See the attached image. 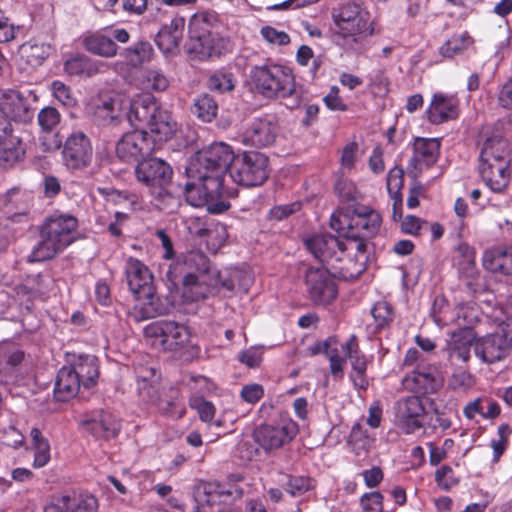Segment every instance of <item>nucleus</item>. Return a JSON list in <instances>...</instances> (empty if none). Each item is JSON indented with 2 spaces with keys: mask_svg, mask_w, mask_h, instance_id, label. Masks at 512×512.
<instances>
[{
  "mask_svg": "<svg viewBox=\"0 0 512 512\" xmlns=\"http://www.w3.org/2000/svg\"><path fill=\"white\" fill-rule=\"evenodd\" d=\"M483 267L492 273L512 276V245L507 247H492L484 251Z\"/></svg>",
  "mask_w": 512,
  "mask_h": 512,
  "instance_id": "473e14b6",
  "label": "nucleus"
},
{
  "mask_svg": "<svg viewBox=\"0 0 512 512\" xmlns=\"http://www.w3.org/2000/svg\"><path fill=\"white\" fill-rule=\"evenodd\" d=\"M305 284L310 298L317 304H329L337 296V289L327 268H309Z\"/></svg>",
  "mask_w": 512,
  "mask_h": 512,
  "instance_id": "412c9836",
  "label": "nucleus"
},
{
  "mask_svg": "<svg viewBox=\"0 0 512 512\" xmlns=\"http://www.w3.org/2000/svg\"><path fill=\"white\" fill-rule=\"evenodd\" d=\"M52 51L49 44L30 41L23 45L22 52L31 65H40Z\"/></svg>",
  "mask_w": 512,
  "mask_h": 512,
  "instance_id": "de8ad7c7",
  "label": "nucleus"
},
{
  "mask_svg": "<svg viewBox=\"0 0 512 512\" xmlns=\"http://www.w3.org/2000/svg\"><path fill=\"white\" fill-rule=\"evenodd\" d=\"M42 185L43 193L47 198H54L61 191L60 181L57 177L53 175H44Z\"/></svg>",
  "mask_w": 512,
  "mask_h": 512,
  "instance_id": "0e129e2a",
  "label": "nucleus"
},
{
  "mask_svg": "<svg viewBox=\"0 0 512 512\" xmlns=\"http://www.w3.org/2000/svg\"><path fill=\"white\" fill-rule=\"evenodd\" d=\"M405 383L416 393H434L440 386L436 375V368L431 365H417L416 368L406 377Z\"/></svg>",
  "mask_w": 512,
  "mask_h": 512,
  "instance_id": "7c9ffc66",
  "label": "nucleus"
},
{
  "mask_svg": "<svg viewBox=\"0 0 512 512\" xmlns=\"http://www.w3.org/2000/svg\"><path fill=\"white\" fill-rule=\"evenodd\" d=\"M233 161L232 148L223 142L213 143L198 151L186 168L189 179L215 180L224 186V177Z\"/></svg>",
  "mask_w": 512,
  "mask_h": 512,
  "instance_id": "6e6552de",
  "label": "nucleus"
},
{
  "mask_svg": "<svg viewBox=\"0 0 512 512\" xmlns=\"http://www.w3.org/2000/svg\"><path fill=\"white\" fill-rule=\"evenodd\" d=\"M172 175L170 165L160 158L143 159L135 167L137 181L156 197L163 196L165 186L170 183Z\"/></svg>",
  "mask_w": 512,
  "mask_h": 512,
  "instance_id": "f8f14e48",
  "label": "nucleus"
},
{
  "mask_svg": "<svg viewBox=\"0 0 512 512\" xmlns=\"http://www.w3.org/2000/svg\"><path fill=\"white\" fill-rule=\"evenodd\" d=\"M262 37L271 44L280 46L287 45L290 42L289 35L284 31H278L271 26H265L261 29Z\"/></svg>",
  "mask_w": 512,
  "mask_h": 512,
  "instance_id": "bf43d9fd",
  "label": "nucleus"
},
{
  "mask_svg": "<svg viewBox=\"0 0 512 512\" xmlns=\"http://www.w3.org/2000/svg\"><path fill=\"white\" fill-rule=\"evenodd\" d=\"M119 55L129 66L137 68L150 61L153 56V48L149 42L139 41L128 48L119 50Z\"/></svg>",
  "mask_w": 512,
  "mask_h": 512,
  "instance_id": "a19ab883",
  "label": "nucleus"
},
{
  "mask_svg": "<svg viewBox=\"0 0 512 512\" xmlns=\"http://www.w3.org/2000/svg\"><path fill=\"white\" fill-rule=\"evenodd\" d=\"M509 332L494 333L479 338L474 344V353L483 363L493 364L501 361L509 354L511 340Z\"/></svg>",
  "mask_w": 512,
  "mask_h": 512,
  "instance_id": "5701e85b",
  "label": "nucleus"
},
{
  "mask_svg": "<svg viewBox=\"0 0 512 512\" xmlns=\"http://www.w3.org/2000/svg\"><path fill=\"white\" fill-rule=\"evenodd\" d=\"M332 18L335 25L332 29L333 42L346 51L362 52L363 40L372 34V29L360 6L344 4L333 11Z\"/></svg>",
  "mask_w": 512,
  "mask_h": 512,
  "instance_id": "423d86ee",
  "label": "nucleus"
},
{
  "mask_svg": "<svg viewBox=\"0 0 512 512\" xmlns=\"http://www.w3.org/2000/svg\"><path fill=\"white\" fill-rule=\"evenodd\" d=\"M125 275L130 291L140 301L131 313L135 320L143 321L162 314L164 308L155 294L149 268L140 260L129 257L125 262Z\"/></svg>",
  "mask_w": 512,
  "mask_h": 512,
  "instance_id": "39448f33",
  "label": "nucleus"
},
{
  "mask_svg": "<svg viewBox=\"0 0 512 512\" xmlns=\"http://www.w3.org/2000/svg\"><path fill=\"white\" fill-rule=\"evenodd\" d=\"M232 180L242 186L262 185L269 177V159L260 152L249 151L235 156L229 166Z\"/></svg>",
  "mask_w": 512,
  "mask_h": 512,
  "instance_id": "1a4fd4ad",
  "label": "nucleus"
},
{
  "mask_svg": "<svg viewBox=\"0 0 512 512\" xmlns=\"http://www.w3.org/2000/svg\"><path fill=\"white\" fill-rule=\"evenodd\" d=\"M475 342V336L470 329H462L454 332L448 343L449 357L451 359L467 362L470 359L471 347H474Z\"/></svg>",
  "mask_w": 512,
  "mask_h": 512,
  "instance_id": "4c0bfd02",
  "label": "nucleus"
},
{
  "mask_svg": "<svg viewBox=\"0 0 512 512\" xmlns=\"http://www.w3.org/2000/svg\"><path fill=\"white\" fill-rule=\"evenodd\" d=\"M375 326L377 329H383L389 326L394 319V311L392 306L386 301L377 302L372 310Z\"/></svg>",
  "mask_w": 512,
  "mask_h": 512,
  "instance_id": "8fccbe9b",
  "label": "nucleus"
},
{
  "mask_svg": "<svg viewBox=\"0 0 512 512\" xmlns=\"http://www.w3.org/2000/svg\"><path fill=\"white\" fill-rule=\"evenodd\" d=\"M298 425L288 417L260 424L253 433L254 441L267 453L289 444L298 434Z\"/></svg>",
  "mask_w": 512,
  "mask_h": 512,
  "instance_id": "9b49d317",
  "label": "nucleus"
},
{
  "mask_svg": "<svg viewBox=\"0 0 512 512\" xmlns=\"http://www.w3.org/2000/svg\"><path fill=\"white\" fill-rule=\"evenodd\" d=\"M279 133L276 114L266 113L249 120L240 135L242 144L255 148L271 146Z\"/></svg>",
  "mask_w": 512,
  "mask_h": 512,
  "instance_id": "2eb2a0df",
  "label": "nucleus"
},
{
  "mask_svg": "<svg viewBox=\"0 0 512 512\" xmlns=\"http://www.w3.org/2000/svg\"><path fill=\"white\" fill-rule=\"evenodd\" d=\"M188 28L186 52L192 59L206 61L231 52L232 42L226 35L227 27L217 13H196L190 19Z\"/></svg>",
  "mask_w": 512,
  "mask_h": 512,
  "instance_id": "f03ea898",
  "label": "nucleus"
},
{
  "mask_svg": "<svg viewBox=\"0 0 512 512\" xmlns=\"http://www.w3.org/2000/svg\"><path fill=\"white\" fill-rule=\"evenodd\" d=\"M78 219L68 213L54 212L37 226L39 238L27 256L30 264L49 261L76 240Z\"/></svg>",
  "mask_w": 512,
  "mask_h": 512,
  "instance_id": "7ed1b4c3",
  "label": "nucleus"
},
{
  "mask_svg": "<svg viewBox=\"0 0 512 512\" xmlns=\"http://www.w3.org/2000/svg\"><path fill=\"white\" fill-rule=\"evenodd\" d=\"M154 143L144 129L125 133L116 143V155L124 162H137L145 159L154 150Z\"/></svg>",
  "mask_w": 512,
  "mask_h": 512,
  "instance_id": "a211bd4d",
  "label": "nucleus"
},
{
  "mask_svg": "<svg viewBox=\"0 0 512 512\" xmlns=\"http://www.w3.org/2000/svg\"><path fill=\"white\" fill-rule=\"evenodd\" d=\"M25 154V144L14 135L11 122L0 114V168L15 166L24 159Z\"/></svg>",
  "mask_w": 512,
  "mask_h": 512,
  "instance_id": "aec40b11",
  "label": "nucleus"
},
{
  "mask_svg": "<svg viewBox=\"0 0 512 512\" xmlns=\"http://www.w3.org/2000/svg\"><path fill=\"white\" fill-rule=\"evenodd\" d=\"M145 333L153 338L152 345L168 351L184 347L190 340V332L183 324L174 321H156L146 327Z\"/></svg>",
  "mask_w": 512,
  "mask_h": 512,
  "instance_id": "4468645a",
  "label": "nucleus"
},
{
  "mask_svg": "<svg viewBox=\"0 0 512 512\" xmlns=\"http://www.w3.org/2000/svg\"><path fill=\"white\" fill-rule=\"evenodd\" d=\"M512 433V429L508 424H501L498 427V439L491 440L493 449V462L497 463L503 455L508 445V436Z\"/></svg>",
  "mask_w": 512,
  "mask_h": 512,
  "instance_id": "603ef678",
  "label": "nucleus"
},
{
  "mask_svg": "<svg viewBox=\"0 0 512 512\" xmlns=\"http://www.w3.org/2000/svg\"><path fill=\"white\" fill-rule=\"evenodd\" d=\"M129 40L130 34L126 29L106 28L85 34L82 38V45L93 55L112 58L119 54L118 43L125 44Z\"/></svg>",
  "mask_w": 512,
  "mask_h": 512,
  "instance_id": "ddd939ff",
  "label": "nucleus"
},
{
  "mask_svg": "<svg viewBox=\"0 0 512 512\" xmlns=\"http://www.w3.org/2000/svg\"><path fill=\"white\" fill-rule=\"evenodd\" d=\"M480 146L479 173L494 192H502L510 181V148L499 128L485 132Z\"/></svg>",
  "mask_w": 512,
  "mask_h": 512,
  "instance_id": "20e7f679",
  "label": "nucleus"
},
{
  "mask_svg": "<svg viewBox=\"0 0 512 512\" xmlns=\"http://www.w3.org/2000/svg\"><path fill=\"white\" fill-rule=\"evenodd\" d=\"M0 113L10 122L20 124L31 123L34 111L28 99L19 91L6 89L0 91Z\"/></svg>",
  "mask_w": 512,
  "mask_h": 512,
  "instance_id": "4be33fe9",
  "label": "nucleus"
},
{
  "mask_svg": "<svg viewBox=\"0 0 512 512\" xmlns=\"http://www.w3.org/2000/svg\"><path fill=\"white\" fill-rule=\"evenodd\" d=\"M243 476L240 474H231L224 482H208L203 485V493L206 495V502H223L230 503L243 496V488L239 482L243 481Z\"/></svg>",
  "mask_w": 512,
  "mask_h": 512,
  "instance_id": "a878e982",
  "label": "nucleus"
},
{
  "mask_svg": "<svg viewBox=\"0 0 512 512\" xmlns=\"http://www.w3.org/2000/svg\"><path fill=\"white\" fill-rule=\"evenodd\" d=\"M61 121L59 111L52 106L42 108L37 115V122L43 132H52Z\"/></svg>",
  "mask_w": 512,
  "mask_h": 512,
  "instance_id": "3c124183",
  "label": "nucleus"
},
{
  "mask_svg": "<svg viewBox=\"0 0 512 512\" xmlns=\"http://www.w3.org/2000/svg\"><path fill=\"white\" fill-rule=\"evenodd\" d=\"M235 77L233 73L227 71H216L207 80V87L211 91L225 93L235 88Z\"/></svg>",
  "mask_w": 512,
  "mask_h": 512,
  "instance_id": "09e8293b",
  "label": "nucleus"
},
{
  "mask_svg": "<svg viewBox=\"0 0 512 512\" xmlns=\"http://www.w3.org/2000/svg\"><path fill=\"white\" fill-rule=\"evenodd\" d=\"M158 105L155 99L147 94L134 98L127 112V120L137 129H144L153 119L154 113L157 111Z\"/></svg>",
  "mask_w": 512,
  "mask_h": 512,
  "instance_id": "2f4dec72",
  "label": "nucleus"
},
{
  "mask_svg": "<svg viewBox=\"0 0 512 512\" xmlns=\"http://www.w3.org/2000/svg\"><path fill=\"white\" fill-rule=\"evenodd\" d=\"M307 250L315 259L331 269H343L338 264L343 260L347 246L331 234H316L305 240Z\"/></svg>",
  "mask_w": 512,
  "mask_h": 512,
  "instance_id": "dca6fc26",
  "label": "nucleus"
},
{
  "mask_svg": "<svg viewBox=\"0 0 512 512\" xmlns=\"http://www.w3.org/2000/svg\"><path fill=\"white\" fill-rule=\"evenodd\" d=\"M424 414V407L419 397L410 396L404 399L398 408V425L406 434H412L422 427L419 418Z\"/></svg>",
  "mask_w": 512,
  "mask_h": 512,
  "instance_id": "c85d7f7f",
  "label": "nucleus"
},
{
  "mask_svg": "<svg viewBox=\"0 0 512 512\" xmlns=\"http://www.w3.org/2000/svg\"><path fill=\"white\" fill-rule=\"evenodd\" d=\"M427 114L429 121L436 125L456 119L459 114L458 100L454 96L436 93L432 98Z\"/></svg>",
  "mask_w": 512,
  "mask_h": 512,
  "instance_id": "c756f323",
  "label": "nucleus"
},
{
  "mask_svg": "<svg viewBox=\"0 0 512 512\" xmlns=\"http://www.w3.org/2000/svg\"><path fill=\"white\" fill-rule=\"evenodd\" d=\"M344 222H347V239L371 238L378 233L382 217L368 206H358L353 209L350 217H344Z\"/></svg>",
  "mask_w": 512,
  "mask_h": 512,
  "instance_id": "6ab92c4d",
  "label": "nucleus"
},
{
  "mask_svg": "<svg viewBox=\"0 0 512 512\" xmlns=\"http://www.w3.org/2000/svg\"><path fill=\"white\" fill-rule=\"evenodd\" d=\"M128 214L123 212H116L114 220L108 224L107 230L113 237H120L122 235V226L128 220Z\"/></svg>",
  "mask_w": 512,
  "mask_h": 512,
  "instance_id": "338daca9",
  "label": "nucleus"
},
{
  "mask_svg": "<svg viewBox=\"0 0 512 512\" xmlns=\"http://www.w3.org/2000/svg\"><path fill=\"white\" fill-rule=\"evenodd\" d=\"M69 366L73 369L79 382H81L82 388L90 389L96 386L99 378V364L96 356L80 355Z\"/></svg>",
  "mask_w": 512,
  "mask_h": 512,
  "instance_id": "f704fd0d",
  "label": "nucleus"
},
{
  "mask_svg": "<svg viewBox=\"0 0 512 512\" xmlns=\"http://www.w3.org/2000/svg\"><path fill=\"white\" fill-rule=\"evenodd\" d=\"M51 90L54 97L64 106L73 107L76 105V99L73 96L70 87L62 81H53L51 84Z\"/></svg>",
  "mask_w": 512,
  "mask_h": 512,
  "instance_id": "5fc2aeb1",
  "label": "nucleus"
},
{
  "mask_svg": "<svg viewBox=\"0 0 512 512\" xmlns=\"http://www.w3.org/2000/svg\"><path fill=\"white\" fill-rule=\"evenodd\" d=\"M250 76L256 90L264 97L287 99L285 105L290 109L300 106V91L296 89L294 76L289 69L280 65L255 66Z\"/></svg>",
  "mask_w": 512,
  "mask_h": 512,
  "instance_id": "0eeeda50",
  "label": "nucleus"
},
{
  "mask_svg": "<svg viewBox=\"0 0 512 512\" xmlns=\"http://www.w3.org/2000/svg\"><path fill=\"white\" fill-rule=\"evenodd\" d=\"M117 103L112 98L100 100L94 106V121L100 126H117L121 122Z\"/></svg>",
  "mask_w": 512,
  "mask_h": 512,
  "instance_id": "58836bf2",
  "label": "nucleus"
},
{
  "mask_svg": "<svg viewBox=\"0 0 512 512\" xmlns=\"http://www.w3.org/2000/svg\"><path fill=\"white\" fill-rule=\"evenodd\" d=\"M97 499L87 493L65 494L47 505L44 512H96Z\"/></svg>",
  "mask_w": 512,
  "mask_h": 512,
  "instance_id": "bb28decb",
  "label": "nucleus"
},
{
  "mask_svg": "<svg viewBox=\"0 0 512 512\" xmlns=\"http://www.w3.org/2000/svg\"><path fill=\"white\" fill-rule=\"evenodd\" d=\"M168 279L173 285L182 286L185 300L196 302L222 289L232 292L240 281L241 272L233 270L218 271L212 268L208 256L200 250H191L180 255L170 265Z\"/></svg>",
  "mask_w": 512,
  "mask_h": 512,
  "instance_id": "f257e3e1",
  "label": "nucleus"
},
{
  "mask_svg": "<svg viewBox=\"0 0 512 512\" xmlns=\"http://www.w3.org/2000/svg\"><path fill=\"white\" fill-rule=\"evenodd\" d=\"M300 208H301V204L299 202L280 205V206H276V207L272 208L270 210V215L273 219L282 220V219L292 215L293 213L299 211Z\"/></svg>",
  "mask_w": 512,
  "mask_h": 512,
  "instance_id": "e2e57ef3",
  "label": "nucleus"
},
{
  "mask_svg": "<svg viewBox=\"0 0 512 512\" xmlns=\"http://www.w3.org/2000/svg\"><path fill=\"white\" fill-rule=\"evenodd\" d=\"M435 481L437 485L445 490L450 489L458 483L454 477V472L450 466L443 465L435 472Z\"/></svg>",
  "mask_w": 512,
  "mask_h": 512,
  "instance_id": "4d7b16f0",
  "label": "nucleus"
},
{
  "mask_svg": "<svg viewBox=\"0 0 512 512\" xmlns=\"http://www.w3.org/2000/svg\"><path fill=\"white\" fill-rule=\"evenodd\" d=\"M33 449L35 451L33 466L36 468L44 467L50 460V445L48 441L40 442Z\"/></svg>",
  "mask_w": 512,
  "mask_h": 512,
  "instance_id": "052dcab7",
  "label": "nucleus"
},
{
  "mask_svg": "<svg viewBox=\"0 0 512 512\" xmlns=\"http://www.w3.org/2000/svg\"><path fill=\"white\" fill-rule=\"evenodd\" d=\"M313 480L306 476H289L286 483V491L292 496H300L310 490Z\"/></svg>",
  "mask_w": 512,
  "mask_h": 512,
  "instance_id": "864d4df0",
  "label": "nucleus"
},
{
  "mask_svg": "<svg viewBox=\"0 0 512 512\" xmlns=\"http://www.w3.org/2000/svg\"><path fill=\"white\" fill-rule=\"evenodd\" d=\"M141 86L148 91L162 92L169 87L166 75L158 69L146 70L141 78Z\"/></svg>",
  "mask_w": 512,
  "mask_h": 512,
  "instance_id": "49530a36",
  "label": "nucleus"
},
{
  "mask_svg": "<svg viewBox=\"0 0 512 512\" xmlns=\"http://www.w3.org/2000/svg\"><path fill=\"white\" fill-rule=\"evenodd\" d=\"M135 374L139 396L144 398V396L149 395L157 387L159 375L153 366L142 364H138L135 367Z\"/></svg>",
  "mask_w": 512,
  "mask_h": 512,
  "instance_id": "79ce46f5",
  "label": "nucleus"
},
{
  "mask_svg": "<svg viewBox=\"0 0 512 512\" xmlns=\"http://www.w3.org/2000/svg\"><path fill=\"white\" fill-rule=\"evenodd\" d=\"M342 350L349 358L352 369L354 372H366L367 370V359L366 356L361 353L357 343V338L353 334L349 339L341 345Z\"/></svg>",
  "mask_w": 512,
  "mask_h": 512,
  "instance_id": "a18cd8bd",
  "label": "nucleus"
},
{
  "mask_svg": "<svg viewBox=\"0 0 512 512\" xmlns=\"http://www.w3.org/2000/svg\"><path fill=\"white\" fill-rule=\"evenodd\" d=\"M262 355L263 353L259 348L250 347L241 353L239 361L247 365L249 368H256L262 362Z\"/></svg>",
  "mask_w": 512,
  "mask_h": 512,
  "instance_id": "680f3d73",
  "label": "nucleus"
},
{
  "mask_svg": "<svg viewBox=\"0 0 512 512\" xmlns=\"http://www.w3.org/2000/svg\"><path fill=\"white\" fill-rule=\"evenodd\" d=\"M323 100L327 108H329L332 111L347 110L346 104H344L342 99L338 96V88L336 87H332L330 93L327 94Z\"/></svg>",
  "mask_w": 512,
  "mask_h": 512,
  "instance_id": "69168bd1",
  "label": "nucleus"
},
{
  "mask_svg": "<svg viewBox=\"0 0 512 512\" xmlns=\"http://www.w3.org/2000/svg\"><path fill=\"white\" fill-rule=\"evenodd\" d=\"M102 63L95 61L84 54H77L64 63L65 71L70 75L91 77L100 72Z\"/></svg>",
  "mask_w": 512,
  "mask_h": 512,
  "instance_id": "ea45409f",
  "label": "nucleus"
},
{
  "mask_svg": "<svg viewBox=\"0 0 512 512\" xmlns=\"http://www.w3.org/2000/svg\"><path fill=\"white\" fill-rule=\"evenodd\" d=\"M142 400L154 405L161 413L173 418H182L186 412L180 391L174 386L156 387Z\"/></svg>",
  "mask_w": 512,
  "mask_h": 512,
  "instance_id": "393cba45",
  "label": "nucleus"
},
{
  "mask_svg": "<svg viewBox=\"0 0 512 512\" xmlns=\"http://www.w3.org/2000/svg\"><path fill=\"white\" fill-rule=\"evenodd\" d=\"M192 113L203 122H211L218 113V104L209 94L199 95L193 104Z\"/></svg>",
  "mask_w": 512,
  "mask_h": 512,
  "instance_id": "c03bdc74",
  "label": "nucleus"
},
{
  "mask_svg": "<svg viewBox=\"0 0 512 512\" xmlns=\"http://www.w3.org/2000/svg\"><path fill=\"white\" fill-rule=\"evenodd\" d=\"M190 407L197 411L202 421H212L215 407L211 402L204 400L202 397H193L190 399Z\"/></svg>",
  "mask_w": 512,
  "mask_h": 512,
  "instance_id": "6e6d98bb",
  "label": "nucleus"
},
{
  "mask_svg": "<svg viewBox=\"0 0 512 512\" xmlns=\"http://www.w3.org/2000/svg\"><path fill=\"white\" fill-rule=\"evenodd\" d=\"M472 44L473 39L467 32L458 35L455 34L439 48V53L444 58H452L462 54Z\"/></svg>",
  "mask_w": 512,
  "mask_h": 512,
  "instance_id": "37998d69",
  "label": "nucleus"
},
{
  "mask_svg": "<svg viewBox=\"0 0 512 512\" xmlns=\"http://www.w3.org/2000/svg\"><path fill=\"white\" fill-rule=\"evenodd\" d=\"M93 159V147L89 137L82 131L72 132L65 140L62 161L68 170L87 168Z\"/></svg>",
  "mask_w": 512,
  "mask_h": 512,
  "instance_id": "f3484780",
  "label": "nucleus"
},
{
  "mask_svg": "<svg viewBox=\"0 0 512 512\" xmlns=\"http://www.w3.org/2000/svg\"><path fill=\"white\" fill-rule=\"evenodd\" d=\"M224 187L215 180L190 179L184 186V196L187 203L193 207L206 206L211 213L218 214L229 209L230 204L222 199Z\"/></svg>",
  "mask_w": 512,
  "mask_h": 512,
  "instance_id": "9d476101",
  "label": "nucleus"
},
{
  "mask_svg": "<svg viewBox=\"0 0 512 512\" xmlns=\"http://www.w3.org/2000/svg\"><path fill=\"white\" fill-rule=\"evenodd\" d=\"M499 103L505 109H512V77L503 85L499 94Z\"/></svg>",
  "mask_w": 512,
  "mask_h": 512,
  "instance_id": "774afa93",
  "label": "nucleus"
},
{
  "mask_svg": "<svg viewBox=\"0 0 512 512\" xmlns=\"http://www.w3.org/2000/svg\"><path fill=\"white\" fill-rule=\"evenodd\" d=\"M185 19L174 17L169 24H165L156 35L155 42L164 53H173L183 38Z\"/></svg>",
  "mask_w": 512,
  "mask_h": 512,
  "instance_id": "72a5a7b5",
  "label": "nucleus"
},
{
  "mask_svg": "<svg viewBox=\"0 0 512 512\" xmlns=\"http://www.w3.org/2000/svg\"><path fill=\"white\" fill-rule=\"evenodd\" d=\"M264 396V388L257 383L244 385L240 391V397L249 404L257 403Z\"/></svg>",
  "mask_w": 512,
  "mask_h": 512,
  "instance_id": "13d9d810",
  "label": "nucleus"
},
{
  "mask_svg": "<svg viewBox=\"0 0 512 512\" xmlns=\"http://www.w3.org/2000/svg\"><path fill=\"white\" fill-rule=\"evenodd\" d=\"M153 143L162 142L170 139L176 131V122L172 119L171 114L160 107L153 115V119L146 126Z\"/></svg>",
  "mask_w": 512,
  "mask_h": 512,
  "instance_id": "e433bc0d",
  "label": "nucleus"
},
{
  "mask_svg": "<svg viewBox=\"0 0 512 512\" xmlns=\"http://www.w3.org/2000/svg\"><path fill=\"white\" fill-rule=\"evenodd\" d=\"M82 425L93 436L104 439L115 437L121 429L119 420L103 410L93 412L91 417L82 421Z\"/></svg>",
  "mask_w": 512,
  "mask_h": 512,
  "instance_id": "cd10ccee",
  "label": "nucleus"
},
{
  "mask_svg": "<svg viewBox=\"0 0 512 512\" xmlns=\"http://www.w3.org/2000/svg\"><path fill=\"white\" fill-rule=\"evenodd\" d=\"M440 147V141L436 138H416L408 163L409 173L417 178L423 170L433 166L438 160Z\"/></svg>",
  "mask_w": 512,
  "mask_h": 512,
  "instance_id": "b1692460",
  "label": "nucleus"
},
{
  "mask_svg": "<svg viewBox=\"0 0 512 512\" xmlns=\"http://www.w3.org/2000/svg\"><path fill=\"white\" fill-rule=\"evenodd\" d=\"M82 387L70 366H63L57 373L54 395L59 401H68L75 397Z\"/></svg>",
  "mask_w": 512,
  "mask_h": 512,
  "instance_id": "c9c22d12",
  "label": "nucleus"
}]
</instances>
